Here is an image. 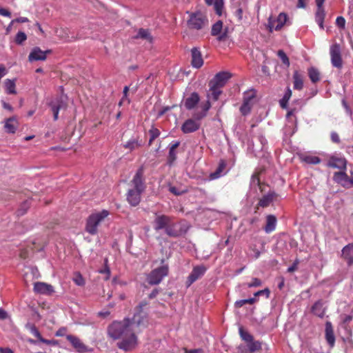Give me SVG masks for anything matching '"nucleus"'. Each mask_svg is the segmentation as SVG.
Masks as SVG:
<instances>
[{"label": "nucleus", "instance_id": "34", "mask_svg": "<svg viewBox=\"0 0 353 353\" xmlns=\"http://www.w3.org/2000/svg\"><path fill=\"white\" fill-rule=\"evenodd\" d=\"M294 89L301 90L303 88V81L302 75L296 70L293 73Z\"/></svg>", "mask_w": 353, "mask_h": 353}, {"label": "nucleus", "instance_id": "52", "mask_svg": "<svg viewBox=\"0 0 353 353\" xmlns=\"http://www.w3.org/2000/svg\"><path fill=\"white\" fill-rule=\"evenodd\" d=\"M148 133L150 134V137H154V139H157L160 135V131L154 125H152L151 129L149 130Z\"/></svg>", "mask_w": 353, "mask_h": 353}, {"label": "nucleus", "instance_id": "38", "mask_svg": "<svg viewBox=\"0 0 353 353\" xmlns=\"http://www.w3.org/2000/svg\"><path fill=\"white\" fill-rule=\"evenodd\" d=\"M225 168V164L224 162H221L219 163V166L216 168V170L212 173H210L209 178L210 180H214L221 176L222 172Z\"/></svg>", "mask_w": 353, "mask_h": 353}, {"label": "nucleus", "instance_id": "33", "mask_svg": "<svg viewBox=\"0 0 353 353\" xmlns=\"http://www.w3.org/2000/svg\"><path fill=\"white\" fill-rule=\"evenodd\" d=\"M208 6H214L215 12L219 16L222 14L224 2L223 0H205Z\"/></svg>", "mask_w": 353, "mask_h": 353}, {"label": "nucleus", "instance_id": "13", "mask_svg": "<svg viewBox=\"0 0 353 353\" xmlns=\"http://www.w3.org/2000/svg\"><path fill=\"white\" fill-rule=\"evenodd\" d=\"M52 53V50H41L39 47H34L32 49L28 56L30 62L36 61H45L47 55Z\"/></svg>", "mask_w": 353, "mask_h": 353}, {"label": "nucleus", "instance_id": "61", "mask_svg": "<svg viewBox=\"0 0 353 353\" xmlns=\"http://www.w3.org/2000/svg\"><path fill=\"white\" fill-rule=\"evenodd\" d=\"M342 105H343V108H345L346 112L348 114L351 115L352 114V110H351L350 107L349 106V105L347 104L345 99L342 100Z\"/></svg>", "mask_w": 353, "mask_h": 353}, {"label": "nucleus", "instance_id": "40", "mask_svg": "<svg viewBox=\"0 0 353 353\" xmlns=\"http://www.w3.org/2000/svg\"><path fill=\"white\" fill-rule=\"evenodd\" d=\"M211 93L208 95V97H212L214 101H217L220 94L222 93L220 88L213 87V85H209Z\"/></svg>", "mask_w": 353, "mask_h": 353}, {"label": "nucleus", "instance_id": "26", "mask_svg": "<svg viewBox=\"0 0 353 353\" xmlns=\"http://www.w3.org/2000/svg\"><path fill=\"white\" fill-rule=\"evenodd\" d=\"M18 128V121L16 117H12L5 120L4 128L7 133L14 134Z\"/></svg>", "mask_w": 353, "mask_h": 353}, {"label": "nucleus", "instance_id": "21", "mask_svg": "<svg viewBox=\"0 0 353 353\" xmlns=\"http://www.w3.org/2000/svg\"><path fill=\"white\" fill-rule=\"evenodd\" d=\"M316 4L317 8L315 13V21L319 26L320 28L323 30V22L325 17V12L323 8V3H322V0H321L319 1V3H316Z\"/></svg>", "mask_w": 353, "mask_h": 353}, {"label": "nucleus", "instance_id": "20", "mask_svg": "<svg viewBox=\"0 0 353 353\" xmlns=\"http://www.w3.org/2000/svg\"><path fill=\"white\" fill-rule=\"evenodd\" d=\"M346 164L347 161L345 158L332 156L329 159L327 165L330 168L344 170L346 169Z\"/></svg>", "mask_w": 353, "mask_h": 353}, {"label": "nucleus", "instance_id": "36", "mask_svg": "<svg viewBox=\"0 0 353 353\" xmlns=\"http://www.w3.org/2000/svg\"><path fill=\"white\" fill-rule=\"evenodd\" d=\"M308 76L311 81L314 83L320 81V72L314 67H310L307 70Z\"/></svg>", "mask_w": 353, "mask_h": 353}, {"label": "nucleus", "instance_id": "59", "mask_svg": "<svg viewBox=\"0 0 353 353\" xmlns=\"http://www.w3.org/2000/svg\"><path fill=\"white\" fill-rule=\"evenodd\" d=\"M234 14L239 21H241L243 19V8L241 7H238L234 12Z\"/></svg>", "mask_w": 353, "mask_h": 353}, {"label": "nucleus", "instance_id": "39", "mask_svg": "<svg viewBox=\"0 0 353 353\" xmlns=\"http://www.w3.org/2000/svg\"><path fill=\"white\" fill-rule=\"evenodd\" d=\"M5 88L7 94H16V85H15V79L10 80L7 79L5 82Z\"/></svg>", "mask_w": 353, "mask_h": 353}, {"label": "nucleus", "instance_id": "12", "mask_svg": "<svg viewBox=\"0 0 353 353\" xmlns=\"http://www.w3.org/2000/svg\"><path fill=\"white\" fill-rule=\"evenodd\" d=\"M144 168L141 166L137 171L135 175L132 180V183L134 185V190L143 192L145 186L144 184Z\"/></svg>", "mask_w": 353, "mask_h": 353}, {"label": "nucleus", "instance_id": "45", "mask_svg": "<svg viewBox=\"0 0 353 353\" xmlns=\"http://www.w3.org/2000/svg\"><path fill=\"white\" fill-rule=\"evenodd\" d=\"M256 301V299L254 297L247 299L238 300L234 303V306H235V307L239 308V307H242L245 304H247V303L253 304Z\"/></svg>", "mask_w": 353, "mask_h": 353}, {"label": "nucleus", "instance_id": "49", "mask_svg": "<svg viewBox=\"0 0 353 353\" xmlns=\"http://www.w3.org/2000/svg\"><path fill=\"white\" fill-rule=\"evenodd\" d=\"M26 326H27V327L29 328L31 333L35 337H37L39 340V341H41V339H42L43 337H42L41 333L39 332V330L37 328V327L34 325H30V324H28Z\"/></svg>", "mask_w": 353, "mask_h": 353}, {"label": "nucleus", "instance_id": "23", "mask_svg": "<svg viewBox=\"0 0 353 353\" xmlns=\"http://www.w3.org/2000/svg\"><path fill=\"white\" fill-rule=\"evenodd\" d=\"M192 65L196 68H200L203 64L201 53L198 48H193L191 50Z\"/></svg>", "mask_w": 353, "mask_h": 353}, {"label": "nucleus", "instance_id": "30", "mask_svg": "<svg viewBox=\"0 0 353 353\" xmlns=\"http://www.w3.org/2000/svg\"><path fill=\"white\" fill-rule=\"evenodd\" d=\"M180 142L176 141L174 143L169 145V153L167 159L168 164L172 165L176 159V149L179 146Z\"/></svg>", "mask_w": 353, "mask_h": 353}, {"label": "nucleus", "instance_id": "14", "mask_svg": "<svg viewBox=\"0 0 353 353\" xmlns=\"http://www.w3.org/2000/svg\"><path fill=\"white\" fill-rule=\"evenodd\" d=\"M230 77L231 74L230 72L224 71L219 72L209 82V85H213V87H218L221 88L225 85Z\"/></svg>", "mask_w": 353, "mask_h": 353}, {"label": "nucleus", "instance_id": "64", "mask_svg": "<svg viewBox=\"0 0 353 353\" xmlns=\"http://www.w3.org/2000/svg\"><path fill=\"white\" fill-rule=\"evenodd\" d=\"M169 191L176 196L181 195L183 193L182 192L179 191L178 188L174 186L170 187Z\"/></svg>", "mask_w": 353, "mask_h": 353}, {"label": "nucleus", "instance_id": "55", "mask_svg": "<svg viewBox=\"0 0 353 353\" xmlns=\"http://www.w3.org/2000/svg\"><path fill=\"white\" fill-rule=\"evenodd\" d=\"M270 291L268 288H265L264 290H259L254 293V296H259L261 295H265L267 298L270 296Z\"/></svg>", "mask_w": 353, "mask_h": 353}, {"label": "nucleus", "instance_id": "17", "mask_svg": "<svg viewBox=\"0 0 353 353\" xmlns=\"http://www.w3.org/2000/svg\"><path fill=\"white\" fill-rule=\"evenodd\" d=\"M288 20V15L284 12H281L277 17L276 19L269 21L270 32H272L274 29L276 31L280 30L283 26L286 23Z\"/></svg>", "mask_w": 353, "mask_h": 353}, {"label": "nucleus", "instance_id": "27", "mask_svg": "<svg viewBox=\"0 0 353 353\" xmlns=\"http://www.w3.org/2000/svg\"><path fill=\"white\" fill-rule=\"evenodd\" d=\"M323 301L320 299L316 301L311 308V312L321 319H323L325 314V308L323 307Z\"/></svg>", "mask_w": 353, "mask_h": 353}, {"label": "nucleus", "instance_id": "25", "mask_svg": "<svg viewBox=\"0 0 353 353\" xmlns=\"http://www.w3.org/2000/svg\"><path fill=\"white\" fill-rule=\"evenodd\" d=\"M199 101L200 97L199 94L197 92H194L191 93L190 97L186 98L184 102V106L188 110H192L196 107Z\"/></svg>", "mask_w": 353, "mask_h": 353}, {"label": "nucleus", "instance_id": "8", "mask_svg": "<svg viewBox=\"0 0 353 353\" xmlns=\"http://www.w3.org/2000/svg\"><path fill=\"white\" fill-rule=\"evenodd\" d=\"M53 113L54 120L57 121L59 118V112L61 109H65L67 103L63 96H59L53 99L48 103Z\"/></svg>", "mask_w": 353, "mask_h": 353}, {"label": "nucleus", "instance_id": "31", "mask_svg": "<svg viewBox=\"0 0 353 353\" xmlns=\"http://www.w3.org/2000/svg\"><path fill=\"white\" fill-rule=\"evenodd\" d=\"M276 221L277 220L274 215H268L266 216V223L264 227L265 232L268 234L273 232L276 228Z\"/></svg>", "mask_w": 353, "mask_h": 353}, {"label": "nucleus", "instance_id": "6", "mask_svg": "<svg viewBox=\"0 0 353 353\" xmlns=\"http://www.w3.org/2000/svg\"><path fill=\"white\" fill-rule=\"evenodd\" d=\"M149 303L146 300L141 301L139 304L134 309V314L132 319H130L134 324L139 325L147 316V312L145 309L147 308Z\"/></svg>", "mask_w": 353, "mask_h": 353}, {"label": "nucleus", "instance_id": "3", "mask_svg": "<svg viewBox=\"0 0 353 353\" xmlns=\"http://www.w3.org/2000/svg\"><path fill=\"white\" fill-rule=\"evenodd\" d=\"M109 214V212L106 210L91 214L87 219L85 231L90 234H96L98 231V225Z\"/></svg>", "mask_w": 353, "mask_h": 353}, {"label": "nucleus", "instance_id": "57", "mask_svg": "<svg viewBox=\"0 0 353 353\" xmlns=\"http://www.w3.org/2000/svg\"><path fill=\"white\" fill-rule=\"evenodd\" d=\"M331 140L332 142L339 143L341 140L339 134L336 132H332L330 134Z\"/></svg>", "mask_w": 353, "mask_h": 353}, {"label": "nucleus", "instance_id": "42", "mask_svg": "<svg viewBox=\"0 0 353 353\" xmlns=\"http://www.w3.org/2000/svg\"><path fill=\"white\" fill-rule=\"evenodd\" d=\"M141 145V143L138 141L137 139H130L126 143L123 145V147L126 149H129L130 151L140 147Z\"/></svg>", "mask_w": 353, "mask_h": 353}, {"label": "nucleus", "instance_id": "35", "mask_svg": "<svg viewBox=\"0 0 353 353\" xmlns=\"http://www.w3.org/2000/svg\"><path fill=\"white\" fill-rule=\"evenodd\" d=\"M300 159L302 162L311 165L319 164L321 161L319 157L309 154H301L300 156Z\"/></svg>", "mask_w": 353, "mask_h": 353}, {"label": "nucleus", "instance_id": "48", "mask_svg": "<svg viewBox=\"0 0 353 353\" xmlns=\"http://www.w3.org/2000/svg\"><path fill=\"white\" fill-rule=\"evenodd\" d=\"M27 39V36L23 32H19L15 36L14 41L18 45H21Z\"/></svg>", "mask_w": 353, "mask_h": 353}, {"label": "nucleus", "instance_id": "1", "mask_svg": "<svg viewBox=\"0 0 353 353\" xmlns=\"http://www.w3.org/2000/svg\"><path fill=\"white\" fill-rule=\"evenodd\" d=\"M134 323L129 319L123 321H114L107 328V333L113 340L121 339L117 347L125 352L136 348L138 339L134 331Z\"/></svg>", "mask_w": 353, "mask_h": 353}, {"label": "nucleus", "instance_id": "43", "mask_svg": "<svg viewBox=\"0 0 353 353\" xmlns=\"http://www.w3.org/2000/svg\"><path fill=\"white\" fill-rule=\"evenodd\" d=\"M256 97V92L254 90L246 91L243 93L244 103H252V101Z\"/></svg>", "mask_w": 353, "mask_h": 353}, {"label": "nucleus", "instance_id": "29", "mask_svg": "<svg viewBox=\"0 0 353 353\" xmlns=\"http://www.w3.org/2000/svg\"><path fill=\"white\" fill-rule=\"evenodd\" d=\"M276 196L277 194L275 192L269 191L267 194L263 195L259 200L258 205L262 208L268 207Z\"/></svg>", "mask_w": 353, "mask_h": 353}, {"label": "nucleus", "instance_id": "50", "mask_svg": "<svg viewBox=\"0 0 353 353\" xmlns=\"http://www.w3.org/2000/svg\"><path fill=\"white\" fill-rule=\"evenodd\" d=\"M252 108V103H248L243 102L242 105L240 107V112L243 115H247L250 112Z\"/></svg>", "mask_w": 353, "mask_h": 353}, {"label": "nucleus", "instance_id": "22", "mask_svg": "<svg viewBox=\"0 0 353 353\" xmlns=\"http://www.w3.org/2000/svg\"><path fill=\"white\" fill-rule=\"evenodd\" d=\"M325 338L330 347H333L335 344V336L333 327L330 321L325 323Z\"/></svg>", "mask_w": 353, "mask_h": 353}, {"label": "nucleus", "instance_id": "4", "mask_svg": "<svg viewBox=\"0 0 353 353\" xmlns=\"http://www.w3.org/2000/svg\"><path fill=\"white\" fill-rule=\"evenodd\" d=\"M189 228L190 225L185 220H181L179 222H174L172 219L164 232L169 237L179 238L185 235L188 232Z\"/></svg>", "mask_w": 353, "mask_h": 353}, {"label": "nucleus", "instance_id": "60", "mask_svg": "<svg viewBox=\"0 0 353 353\" xmlns=\"http://www.w3.org/2000/svg\"><path fill=\"white\" fill-rule=\"evenodd\" d=\"M67 328L65 327H60L55 333L56 336H63L65 335Z\"/></svg>", "mask_w": 353, "mask_h": 353}, {"label": "nucleus", "instance_id": "56", "mask_svg": "<svg viewBox=\"0 0 353 353\" xmlns=\"http://www.w3.org/2000/svg\"><path fill=\"white\" fill-rule=\"evenodd\" d=\"M207 115V114L205 112H195L194 114V120H196V121H199L200 120H201L203 118H204L205 116Z\"/></svg>", "mask_w": 353, "mask_h": 353}, {"label": "nucleus", "instance_id": "51", "mask_svg": "<svg viewBox=\"0 0 353 353\" xmlns=\"http://www.w3.org/2000/svg\"><path fill=\"white\" fill-rule=\"evenodd\" d=\"M73 281L79 286H83L85 284L84 279L80 273L77 274Z\"/></svg>", "mask_w": 353, "mask_h": 353}, {"label": "nucleus", "instance_id": "2", "mask_svg": "<svg viewBox=\"0 0 353 353\" xmlns=\"http://www.w3.org/2000/svg\"><path fill=\"white\" fill-rule=\"evenodd\" d=\"M189 19L187 21V26L190 30H200L208 26V19L207 16L201 11L191 12L188 11Z\"/></svg>", "mask_w": 353, "mask_h": 353}, {"label": "nucleus", "instance_id": "32", "mask_svg": "<svg viewBox=\"0 0 353 353\" xmlns=\"http://www.w3.org/2000/svg\"><path fill=\"white\" fill-rule=\"evenodd\" d=\"M264 184L261 182L260 178H259V172H254L251 177L250 180V188L252 189H254L256 191L257 188H259L260 191L262 192H263V185Z\"/></svg>", "mask_w": 353, "mask_h": 353}, {"label": "nucleus", "instance_id": "47", "mask_svg": "<svg viewBox=\"0 0 353 353\" xmlns=\"http://www.w3.org/2000/svg\"><path fill=\"white\" fill-rule=\"evenodd\" d=\"M277 55L281 59L282 63L285 65L287 67L290 66V60L288 57L287 54L282 50H279L277 52Z\"/></svg>", "mask_w": 353, "mask_h": 353}, {"label": "nucleus", "instance_id": "24", "mask_svg": "<svg viewBox=\"0 0 353 353\" xmlns=\"http://www.w3.org/2000/svg\"><path fill=\"white\" fill-rule=\"evenodd\" d=\"M143 192L130 189L127 194V200L132 206H137L141 201V195Z\"/></svg>", "mask_w": 353, "mask_h": 353}, {"label": "nucleus", "instance_id": "16", "mask_svg": "<svg viewBox=\"0 0 353 353\" xmlns=\"http://www.w3.org/2000/svg\"><path fill=\"white\" fill-rule=\"evenodd\" d=\"M66 339L77 352L81 353L90 351V350H89L88 347L83 343L77 336L72 334H68L66 335Z\"/></svg>", "mask_w": 353, "mask_h": 353}, {"label": "nucleus", "instance_id": "63", "mask_svg": "<svg viewBox=\"0 0 353 353\" xmlns=\"http://www.w3.org/2000/svg\"><path fill=\"white\" fill-rule=\"evenodd\" d=\"M288 101H289V99H288L284 98V97H283V98H282V99L280 100V101H279V103H280L281 107L282 108H283V109L287 108Z\"/></svg>", "mask_w": 353, "mask_h": 353}, {"label": "nucleus", "instance_id": "7", "mask_svg": "<svg viewBox=\"0 0 353 353\" xmlns=\"http://www.w3.org/2000/svg\"><path fill=\"white\" fill-rule=\"evenodd\" d=\"M330 54L332 65L336 68H341L343 66V60L341 57V46L335 43L330 48Z\"/></svg>", "mask_w": 353, "mask_h": 353}, {"label": "nucleus", "instance_id": "44", "mask_svg": "<svg viewBox=\"0 0 353 353\" xmlns=\"http://www.w3.org/2000/svg\"><path fill=\"white\" fill-rule=\"evenodd\" d=\"M239 334L241 339L245 342L248 343L253 340V336L248 332L245 330L242 327L239 329Z\"/></svg>", "mask_w": 353, "mask_h": 353}, {"label": "nucleus", "instance_id": "58", "mask_svg": "<svg viewBox=\"0 0 353 353\" xmlns=\"http://www.w3.org/2000/svg\"><path fill=\"white\" fill-rule=\"evenodd\" d=\"M299 263V259H296L292 265L288 268V272H293L297 270L298 265Z\"/></svg>", "mask_w": 353, "mask_h": 353}, {"label": "nucleus", "instance_id": "5", "mask_svg": "<svg viewBox=\"0 0 353 353\" xmlns=\"http://www.w3.org/2000/svg\"><path fill=\"white\" fill-rule=\"evenodd\" d=\"M164 262L165 259H161L162 265L154 269L148 274L146 280L150 285H158L162 281L164 277L168 275L169 266L168 264H164Z\"/></svg>", "mask_w": 353, "mask_h": 353}, {"label": "nucleus", "instance_id": "18", "mask_svg": "<svg viewBox=\"0 0 353 353\" xmlns=\"http://www.w3.org/2000/svg\"><path fill=\"white\" fill-rule=\"evenodd\" d=\"M201 123L193 119H188L181 125V131L184 134H189L196 132L199 129Z\"/></svg>", "mask_w": 353, "mask_h": 353}, {"label": "nucleus", "instance_id": "54", "mask_svg": "<svg viewBox=\"0 0 353 353\" xmlns=\"http://www.w3.org/2000/svg\"><path fill=\"white\" fill-rule=\"evenodd\" d=\"M336 25L339 28L344 29L345 26V19L343 17H338L336 19Z\"/></svg>", "mask_w": 353, "mask_h": 353}, {"label": "nucleus", "instance_id": "62", "mask_svg": "<svg viewBox=\"0 0 353 353\" xmlns=\"http://www.w3.org/2000/svg\"><path fill=\"white\" fill-rule=\"evenodd\" d=\"M238 353H251L249 351L248 345H240L238 348Z\"/></svg>", "mask_w": 353, "mask_h": 353}, {"label": "nucleus", "instance_id": "53", "mask_svg": "<svg viewBox=\"0 0 353 353\" xmlns=\"http://www.w3.org/2000/svg\"><path fill=\"white\" fill-rule=\"evenodd\" d=\"M262 285L261 281L258 278H253L251 283L248 284V288L259 287Z\"/></svg>", "mask_w": 353, "mask_h": 353}, {"label": "nucleus", "instance_id": "11", "mask_svg": "<svg viewBox=\"0 0 353 353\" xmlns=\"http://www.w3.org/2000/svg\"><path fill=\"white\" fill-rule=\"evenodd\" d=\"M206 270L207 269L204 265H197L194 267L191 273L187 278V287H190L193 283L201 278L206 272Z\"/></svg>", "mask_w": 353, "mask_h": 353}, {"label": "nucleus", "instance_id": "37", "mask_svg": "<svg viewBox=\"0 0 353 353\" xmlns=\"http://www.w3.org/2000/svg\"><path fill=\"white\" fill-rule=\"evenodd\" d=\"M134 38L136 39H145L149 41H152V37L149 30L148 29H143V28H140L138 30L137 35H135L134 37Z\"/></svg>", "mask_w": 353, "mask_h": 353}, {"label": "nucleus", "instance_id": "9", "mask_svg": "<svg viewBox=\"0 0 353 353\" xmlns=\"http://www.w3.org/2000/svg\"><path fill=\"white\" fill-rule=\"evenodd\" d=\"M172 219V216L165 214H157L153 221L154 230L157 232L166 230L169 223Z\"/></svg>", "mask_w": 353, "mask_h": 353}, {"label": "nucleus", "instance_id": "19", "mask_svg": "<svg viewBox=\"0 0 353 353\" xmlns=\"http://www.w3.org/2000/svg\"><path fill=\"white\" fill-rule=\"evenodd\" d=\"M34 290L37 293L45 295H51L54 292L52 285L43 282L35 283L34 285Z\"/></svg>", "mask_w": 353, "mask_h": 353}, {"label": "nucleus", "instance_id": "15", "mask_svg": "<svg viewBox=\"0 0 353 353\" xmlns=\"http://www.w3.org/2000/svg\"><path fill=\"white\" fill-rule=\"evenodd\" d=\"M228 28H225L223 30V32H221L223 30V22L221 20H219L213 24L211 30V34L212 36H217L218 41H223L228 37Z\"/></svg>", "mask_w": 353, "mask_h": 353}, {"label": "nucleus", "instance_id": "41", "mask_svg": "<svg viewBox=\"0 0 353 353\" xmlns=\"http://www.w3.org/2000/svg\"><path fill=\"white\" fill-rule=\"evenodd\" d=\"M247 345L250 352L251 353L255 352L261 349V342L258 341H254V339L250 342L247 343Z\"/></svg>", "mask_w": 353, "mask_h": 353}, {"label": "nucleus", "instance_id": "10", "mask_svg": "<svg viewBox=\"0 0 353 353\" xmlns=\"http://www.w3.org/2000/svg\"><path fill=\"white\" fill-rule=\"evenodd\" d=\"M333 180L345 188L353 187V176L350 178L344 171L335 172Z\"/></svg>", "mask_w": 353, "mask_h": 353}, {"label": "nucleus", "instance_id": "28", "mask_svg": "<svg viewBox=\"0 0 353 353\" xmlns=\"http://www.w3.org/2000/svg\"><path fill=\"white\" fill-rule=\"evenodd\" d=\"M342 257L349 265L353 263V243H349L342 249Z\"/></svg>", "mask_w": 353, "mask_h": 353}, {"label": "nucleus", "instance_id": "46", "mask_svg": "<svg viewBox=\"0 0 353 353\" xmlns=\"http://www.w3.org/2000/svg\"><path fill=\"white\" fill-rule=\"evenodd\" d=\"M30 203L28 201H25L24 202H23L17 212V216L24 215L27 212L28 209L30 208Z\"/></svg>", "mask_w": 353, "mask_h": 353}]
</instances>
